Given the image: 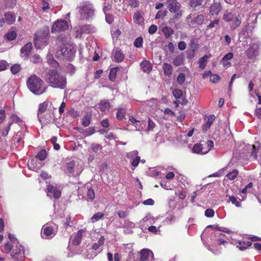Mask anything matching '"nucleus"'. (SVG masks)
I'll list each match as a JSON object with an SVG mask.
<instances>
[{"instance_id": "f257e3e1", "label": "nucleus", "mask_w": 261, "mask_h": 261, "mask_svg": "<svg viewBox=\"0 0 261 261\" xmlns=\"http://www.w3.org/2000/svg\"><path fill=\"white\" fill-rule=\"evenodd\" d=\"M69 39L64 34L60 35L56 39L57 56L61 59L70 61L74 56L76 48L69 43Z\"/></svg>"}, {"instance_id": "f03ea898", "label": "nucleus", "mask_w": 261, "mask_h": 261, "mask_svg": "<svg viewBox=\"0 0 261 261\" xmlns=\"http://www.w3.org/2000/svg\"><path fill=\"white\" fill-rule=\"evenodd\" d=\"M45 80L53 88L64 89L66 87V77L55 69L49 70L47 72Z\"/></svg>"}, {"instance_id": "7ed1b4c3", "label": "nucleus", "mask_w": 261, "mask_h": 261, "mask_svg": "<svg viewBox=\"0 0 261 261\" xmlns=\"http://www.w3.org/2000/svg\"><path fill=\"white\" fill-rule=\"evenodd\" d=\"M43 81L35 74L30 76L27 81L29 90L37 95H40L45 91L46 87L43 86Z\"/></svg>"}, {"instance_id": "20e7f679", "label": "nucleus", "mask_w": 261, "mask_h": 261, "mask_svg": "<svg viewBox=\"0 0 261 261\" xmlns=\"http://www.w3.org/2000/svg\"><path fill=\"white\" fill-rule=\"evenodd\" d=\"M49 28L44 26L37 31L34 36V45L37 48L41 49L48 42Z\"/></svg>"}, {"instance_id": "39448f33", "label": "nucleus", "mask_w": 261, "mask_h": 261, "mask_svg": "<svg viewBox=\"0 0 261 261\" xmlns=\"http://www.w3.org/2000/svg\"><path fill=\"white\" fill-rule=\"evenodd\" d=\"M80 13L81 19H87L94 15V10L91 5L86 4L80 9Z\"/></svg>"}, {"instance_id": "423d86ee", "label": "nucleus", "mask_w": 261, "mask_h": 261, "mask_svg": "<svg viewBox=\"0 0 261 261\" xmlns=\"http://www.w3.org/2000/svg\"><path fill=\"white\" fill-rule=\"evenodd\" d=\"M68 28V24L66 20H61L56 21L51 27V32L55 33L64 31Z\"/></svg>"}, {"instance_id": "0eeeda50", "label": "nucleus", "mask_w": 261, "mask_h": 261, "mask_svg": "<svg viewBox=\"0 0 261 261\" xmlns=\"http://www.w3.org/2000/svg\"><path fill=\"white\" fill-rule=\"evenodd\" d=\"M53 113L51 111H48L46 113L38 116L39 122L43 125L50 123L53 120Z\"/></svg>"}, {"instance_id": "6e6552de", "label": "nucleus", "mask_w": 261, "mask_h": 261, "mask_svg": "<svg viewBox=\"0 0 261 261\" xmlns=\"http://www.w3.org/2000/svg\"><path fill=\"white\" fill-rule=\"evenodd\" d=\"M166 4L169 10L172 13H176L180 10L181 7L177 0H167Z\"/></svg>"}, {"instance_id": "1a4fd4ad", "label": "nucleus", "mask_w": 261, "mask_h": 261, "mask_svg": "<svg viewBox=\"0 0 261 261\" xmlns=\"http://www.w3.org/2000/svg\"><path fill=\"white\" fill-rule=\"evenodd\" d=\"M93 31V28L91 25L86 24L80 26L76 28V37H81L83 34H89Z\"/></svg>"}, {"instance_id": "9d476101", "label": "nucleus", "mask_w": 261, "mask_h": 261, "mask_svg": "<svg viewBox=\"0 0 261 261\" xmlns=\"http://www.w3.org/2000/svg\"><path fill=\"white\" fill-rule=\"evenodd\" d=\"M43 166V163L38 160V159H33L28 162V167L30 169L37 171Z\"/></svg>"}, {"instance_id": "9b49d317", "label": "nucleus", "mask_w": 261, "mask_h": 261, "mask_svg": "<svg viewBox=\"0 0 261 261\" xmlns=\"http://www.w3.org/2000/svg\"><path fill=\"white\" fill-rule=\"evenodd\" d=\"M259 47L256 44H253L246 51L247 56L249 59H254L258 55Z\"/></svg>"}, {"instance_id": "f8f14e48", "label": "nucleus", "mask_w": 261, "mask_h": 261, "mask_svg": "<svg viewBox=\"0 0 261 261\" xmlns=\"http://www.w3.org/2000/svg\"><path fill=\"white\" fill-rule=\"evenodd\" d=\"M47 192L48 196L51 197L53 196L56 199L59 198L61 195L60 191L50 185L47 186Z\"/></svg>"}, {"instance_id": "ddd939ff", "label": "nucleus", "mask_w": 261, "mask_h": 261, "mask_svg": "<svg viewBox=\"0 0 261 261\" xmlns=\"http://www.w3.org/2000/svg\"><path fill=\"white\" fill-rule=\"evenodd\" d=\"M222 9V7L219 3L214 2L210 7V13L212 15H218Z\"/></svg>"}, {"instance_id": "4468645a", "label": "nucleus", "mask_w": 261, "mask_h": 261, "mask_svg": "<svg viewBox=\"0 0 261 261\" xmlns=\"http://www.w3.org/2000/svg\"><path fill=\"white\" fill-rule=\"evenodd\" d=\"M149 256H151V257L153 258V252L148 249H143L140 251V260L146 261Z\"/></svg>"}, {"instance_id": "2eb2a0df", "label": "nucleus", "mask_w": 261, "mask_h": 261, "mask_svg": "<svg viewBox=\"0 0 261 261\" xmlns=\"http://www.w3.org/2000/svg\"><path fill=\"white\" fill-rule=\"evenodd\" d=\"M98 105V108L102 113H104L108 112L111 108L110 103L107 100H101Z\"/></svg>"}, {"instance_id": "dca6fc26", "label": "nucleus", "mask_w": 261, "mask_h": 261, "mask_svg": "<svg viewBox=\"0 0 261 261\" xmlns=\"http://www.w3.org/2000/svg\"><path fill=\"white\" fill-rule=\"evenodd\" d=\"M54 229L51 227L47 226L43 228V233L41 234L42 238L48 239L49 237H52L54 236Z\"/></svg>"}, {"instance_id": "f3484780", "label": "nucleus", "mask_w": 261, "mask_h": 261, "mask_svg": "<svg viewBox=\"0 0 261 261\" xmlns=\"http://www.w3.org/2000/svg\"><path fill=\"white\" fill-rule=\"evenodd\" d=\"M185 57L182 54L176 56L173 60L172 63L175 66H179L184 63Z\"/></svg>"}, {"instance_id": "a211bd4d", "label": "nucleus", "mask_w": 261, "mask_h": 261, "mask_svg": "<svg viewBox=\"0 0 261 261\" xmlns=\"http://www.w3.org/2000/svg\"><path fill=\"white\" fill-rule=\"evenodd\" d=\"M48 103V101H45L39 105L37 113L38 116L46 113V112H47L48 111H50L49 109H47Z\"/></svg>"}, {"instance_id": "6ab92c4d", "label": "nucleus", "mask_w": 261, "mask_h": 261, "mask_svg": "<svg viewBox=\"0 0 261 261\" xmlns=\"http://www.w3.org/2000/svg\"><path fill=\"white\" fill-rule=\"evenodd\" d=\"M141 68L144 72H149L152 69V65L148 61H143L140 64Z\"/></svg>"}, {"instance_id": "aec40b11", "label": "nucleus", "mask_w": 261, "mask_h": 261, "mask_svg": "<svg viewBox=\"0 0 261 261\" xmlns=\"http://www.w3.org/2000/svg\"><path fill=\"white\" fill-rule=\"evenodd\" d=\"M163 69L165 75L170 76L172 74L173 67L171 64L164 63L163 65Z\"/></svg>"}, {"instance_id": "412c9836", "label": "nucleus", "mask_w": 261, "mask_h": 261, "mask_svg": "<svg viewBox=\"0 0 261 261\" xmlns=\"http://www.w3.org/2000/svg\"><path fill=\"white\" fill-rule=\"evenodd\" d=\"M85 231L84 229H80L79 230L75 236L74 239L73 240L72 243L74 245H78L81 242L83 233Z\"/></svg>"}, {"instance_id": "4be33fe9", "label": "nucleus", "mask_w": 261, "mask_h": 261, "mask_svg": "<svg viewBox=\"0 0 261 261\" xmlns=\"http://www.w3.org/2000/svg\"><path fill=\"white\" fill-rule=\"evenodd\" d=\"M215 117L214 115H211L208 116L207 121L203 125L202 129L206 131L211 126L214 121Z\"/></svg>"}, {"instance_id": "5701e85b", "label": "nucleus", "mask_w": 261, "mask_h": 261, "mask_svg": "<svg viewBox=\"0 0 261 261\" xmlns=\"http://www.w3.org/2000/svg\"><path fill=\"white\" fill-rule=\"evenodd\" d=\"M32 48V45L31 42L27 43L23 47L21 48L20 51L23 56H27L29 55Z\"/></svg>"}, {"instance_id": "b1692460", "label": "nucleus", "mask_w": 261, "mask_h": 261, "mask_svg": "<svg viewBox=\"0 0 261 261\" xmlns=\"http://www.w3.org/2000/svg\"><path fill=\"white\" fill-rule=\"evenodd\" d=\"M211 55H204L203 57L200 58L198 60V63L199 64V67L203 69L206 66V63L207 62L208 58H210Z\"/></svg>"}, {"instance_id": "393cba45", "label": "nucleus", "mask_w": 261, "mask_h": 261, "mask_svg": "<svg viewBox=\"0 0 261 261\" xmlns=\"http://www.w3.org/2000/svg\"><path fill=\"white\" fill-rule=\"evenodd\" d=\"M23 255V250L21 246L17 249L13 250L11 256L14 258H17L19 256L21 257Z\"/></svg>"}, {"instance_id": "a878e982", "label": "nucleus", "mask_w": 261, "mask_h": 261, "mask_svg": "<svg viewBox=\"0 0 261 261\" xmlns=\"http://www.w3.org/2000/svg\"><path fill=\"white\" fill-rule=\"evenodd\" d=\"M92 115L90 113H87L83 117L82 121L84 126L86 127L89 125L91 122Z\"/></svg>"}, {"instance_id": "bb28decb", "label": "nucleus", "mask_w": 261, "mask_h": 261, "mask_svg": "<svg viewBox=\"0 0 261 261\" xmlns=\"http://www.w3.org/2000/svg\"><path fill=\"white\" fill-rule=\"evenodd\" d=\"M5 19L8 24H11L15 22V16L14 14L9 12L5 14Z\"/></svg>"}, {"instance_id": "cd10ccee", "label": "nucleus", "mask_w": 261, "mask_h": 261, "mask_svg": "<svg viewBox=\"0 0 261 261\" xmlns=\"http://www.w3.org/2000/svg\"><path fill=\"white\" fill-rule=\"evenodd\" d=\"M234 15L232 14V12L229 11L228 10H226L225 11L223 19L224 21L226 22H230L232 21L233 19Z\"/></svg>"}, {"instance_id": "c85d7f7f", "label": "nucleus", "mask_w": 261, "mask_h": 261, "mask_svg": "<svg viewBox=\"0 0 261 261\" xmlns=\"http://www.w3.org/2000/svg\"><path fill=\"white\" fill-rule=\"evenodd\" d=\"M114 58L116 62H121L124 58V55L120 50H116L114 55Z\"/></svg>"}, {"instance_id": "c756f323", "label": "nucleus", "mask_w": 261, "mask_h": 261, "mask_svg": "<svg viewBox=\"0 0 261 261\" xmlns=\"http://www.w3.org/2000/svg\"><path fill=\"white\" fill-rule=\"evenodd\" d=\"M204 21V16L202 14L198 15L195 18V19L191 21V24L193 25L195 23H197L198 24H202Z\"/></svg>"}, {"instance_id": "7c9ffc66", "label": "nucleus", "mask_w": 261, "mask_h": 261, "mask_svg": "<svg viewBox=\"0 0 261 261\" xmlns=\"http://www.w3.org/2000/svg\"><path fill=\"white\" fill-rule=\"evenodd\" d=\"M162 31L166 38L169 37L174 33L173 30L169 27H163L162 29Z\"/></svg>"}, {"instance_id": "2f4dec72", "label": "nucleus", "mask_w": 261, "mask_h": 261, "mask_svg": "<svg viewBox=\"0 0 261 261\" xmlns=\"http://www.w3.org/2000/svg\"><path fill=\"white\" fill-rule=\"evenodd\" d=\"M46 157V151L44 149H42L36 155V159H38V160L42 162Z\"/></svg>"}, {"instance_id": "473e14b6", "label": "nucleus", "mask_w": 261, "mask_h": 261, "mask_svg": "<svg viewBox=\"0 0 261 261\" xmlns=\"http://www.w3.org/2000/svg\"><path fill=\"white\" fill-rule=\"evenodd\" d=\"M204 0H190V5L192 8H195L202 5Z\"/></svg>"}, {"instance_id": "72a5a7b5", "label": "nucleus", "mask_w": 261, "mask_h": 261, "mask_svg": "<svg viewBox=\"0 0 261 261\" xmlns=\"http://www.w3.org/2000/svg\"><path fill=\"white\" fill-rule=\"evenodd\" d=\"M75 166V163L74 161H71L67 164L66 169L67 172L69 173H73L74 172V168Z\"/></svg>"}, {"instance_id": "f704fd0d", "label": "nucleus", "mask_w": 261, "mask_h": 261, "mask_svg": "<svg viewBox=\"0 0 261 261\" xmlns=\"http://www.w3.org/2000/svg\"><path fill=\"white\" fill-rule=\"evenodd\" d=\"M175 13V14H174L173 18L170 19L169 21V23L173 22L175 20L179 19L182 15V11L179 10L178 11Z\"/></svg>"}, {"instance_id": "c9c22d12", "label": "nucleus", "mask_w": 261, "mask_h": 261, "mask_svg": "<svg viewBox=\"0 0 261 261\" xmlns=\"http://www.w3.org/2000/svg\"><path fill=\"white\" fill-rule=\"evenodd\" d=\"M202 144H196L194 145V146L193 147V149H192V151L194 153H204V152H202Z\"/></svg>"}, {"instance_id": "e433bc0d", "label": "nucleus", "mask_w": 261, "mask_h": 261, "mask_svg": "<svg viewBox=\"0 0 261 261\" xmlns=\"http://www.w3.org/2000/svg\"><path fill=\"white\" fill-rule=\"evenodd\" d=\"M17 36L16 33L14 31L9 32L6 35V38L9 41L14 40Z\"/></svg>"}, {"instance_id": "4c0bfd02", "label": "nucleus", "mask_w": 261, "mask_h": 261, "mask_svg": "<svg viewBox=\"0 0 261 261\" xmlns=\"http://www.w3.org/2000/svg\"><path fill=\"white\" fill-rule=\"evenodd\" d=\"M118 68H113L111 69L109 74V79L111 81H114L116 77Z\"/></svg>"}, {"instance_id": "58836bf2", "label": "nucleus", "mask_w": 261, "mask_h": 261, "mask_svg": "<svg viewBox=\"0 0 261 261\" xmlns=\"http://www.w3.org/2000/svg\"><path fill=\"white\" fill-rule=\"evenodd\" d=\"M241 23V18L239 15L235 18L234 19L231 25V28L232 29H236L237 27H239Z\"/></svg>"}, {"instance_id": "ea45409f", "label": "nucleus", "mask_w": 261, "mask_h": 261, "mask_svg": "<svg viewBox=\"0 0 261 261\" xmlns=\"http://www.w3.org/2000/svg\"><path fill=\"white\" fill-rule=\"evenodd\" d=\"M238 171L237 170H233L232 172H229L226 175L229 180H233L237 177L238 175Z\"/></svg>"}, {"instance_id": "a19ab883", "label": "nucleus", "mask_w": 261, "mask_h": 261, "mask_svg": "<svg viewBox=\"0 0 261 261\" xmlns=\"http://www.w3.org/2000/svg\"><path fill=\"white\" fill-rule=\"evenodd\" d=\"M125 111L123 109H119L117 113V118L121 120L125 116Z\"/></svg>"}, {"instance_id": "79ce46f5", "label": "nucleus", "mask_w": 261, "mask_h": 261, "mask_svg": "<svg viewBox=\"0 0 261 261\" xmlns=\"http://www.w3.org/2000/svg\"><path fill=\"white\" fill-rule=\"evenodd\" d=\"M87 196L90 200H93L95 198V193L92 188L87 189Z\"/></svg>"}, {"instance_id": "37998d69", "label": "nucleus", "mask_w": 261, "mask_h": 261, "mask_svg": "<svg viewBox=\"0 0 261 261\" xmlns=\"http://www.w3.org/2000/svg\"><path fill=\"white\" fill-rule=\"evenodd\" d=\"M103 216V214L100 212L97 213L92 218L91 221L92 222H95L102 218Z\"/></svg>"}, {"instance_id": "c03bdc74", "label": "nucleus", "mask_w": 261, "mask_h": 261, "mask_svg": "<svg viewBox=\"0 0 261 261\" xmlns=\"http://www.w3.org/2000/svg\"><path fill=\"white\" fill-rule=\"evenodd\" d=\"M185 79V75L182 73H180L178 74L177 77V82L178 84L181 85L184 83Z\"/></svg>"}, {"instance_id": "a18cd8bd", "label": "nucleus", "mask_w": 261, "mask_h": 261, "mask_svg": "<svg viewBox=\"0 0 261 261\" xmlns=\"http://www.w3.org/2000/svg\"><path fill=\"white\" fill-rule=\"evenodd\" d=\"M172 94L176 99L180 98L182 95V91L180 89H175L173 90Z\"/></svg>"}, {"instance_id": "49530a36", "label": "nucleus", "mask_w": 261, "mask_h": 261, "mask_svg": "<svg viewBox=\"0 0 261 261\" xmlns=\"http://www.w3.org/2000/svg\"><path fill=\"white\" fill-rule=\"evenodd\" d=\"M137 156H138V151L137 150H134L126 153V157L130 160H133Z\"/></svg>"}, {"instance_id": "de8ad7c7", "label": "nucleus", "mask_w": 261, "mask_h": 261, "mask_svg": "<svg viewBox=\"0 0 261 261\" xmlns=\"http://www.w3.org/2000/svg\"><path fill=\"white\" fill-rule=\"evenodd\" d=\"M20 66L19 64H16L11 66V71L12 73L16 74L20 71Z\"/></svg>"}, {"instance_id": "09e8293b", "label": "nucleus", "mask_w": 261, "mask_h": 261, "mask_svg": "<svg viewBox=\"0 0 261 261\" xmlns=\"http://www.w3.org/2000/svg\"><path fill=\"white\" fill-rule=\"evenodd\" d=\"M229 201L233 204H234L237 207H240L241 203L240 202L238 201L236 198L233 196H229Z\"/></svg>"}, {"instance_id": "8fccbe9b", "label": "nucleus", "mask_w": 261, "mask_h": 261, "mask_svg": "<svg viewBox=\"0 0 261 261\" xmlns=\"http://www.w3.org/2000/svg\"><path fill=\"white\" fill-rule=\"evenodd\" d=\"M141 159L139 156H136L134 159L132 160L131 162V164L132 166L134 167H137Z\"/></svg>"}, {"instance_id": "3c124183", "label": "nucleus", "mask_w": 261, "mask_h": 261, "mask_svg": "<svg viewBox=\"0 0 261 261\" xmlns=\"http://www.w3.org/2000/svg\"><path fill=\"white\" fill-rule=\"evenodd\" d=\"M220 80V76L218 74H212L210 76V81L213 83H218Z\"/></svg>"}, {"instance_id": "603ef678", "label": "nucleus", "mask_w": 261, "mask_h": 261, "mask_svg": "<svg viewBox=\"0 0 261 261\" xmlns=\"http://www.w3.org/2000/svg\"><path fill=\"white\" fill-rule=\"evenodd\" d=\"M6 5L9 8H13L16 5V0H6Z\"/></svg>"}, {"instance_id": "864d4df0", "label": "nucleus", "mask_w": 261, "mask_h": 261, "mask_svg": "<svg viewBox=\"0 0 261 261\" xmlns=\"http://www.w3.org/2000/svg\"><path fill=\"white\" fill-rule=\"evenodd\" d=\"M12 124V122H9L6 126L5 127L3 132V135L5 137L7 136L8 134V133L10 129V127Z\"/></svg>"}, {"instance_id": "5fc2aeb1", "label": "nucleus", "mask_w": 261, "mask_h": 261, "mask_svg": "<svg viewBox=\"0 0 261 261\" xmlns=\"http://www.w3.org/2000/svg\"><path fill=\"white\" fill-rule=\"evenodd\" d=\"M240 244L241 246L239 247L241 250H244L252 245V243L250 242H247L246 243L244 242L243 245H241V243H240Z\"/></svg>"}, {"instance_id": "6e6d98bb", "label": "nucleus", "mask_w": 261, "mask_h": 261, "mask_svg": "<svg viewBox=\"0 0 261 261\" xmlns=\"http://www.w3.org/2000/svg\"><path fill=\"white\" fill-rule=\"evenodd\" d=\"M95 132V128L94 127H90L89 128L86 129L84 132V134L85 136H90Z\"/></svg>"}, {"instance_id": "4d7b16f0", "label": "nucleus", "mask_w": 261, "mask_h": 261, "mask_svg": "<svg viewBox=\"0 0 261 261\" xmlns=\"http://www.w3.org/2000/svg\"><path fill=\"white\" fill-rule=\"evenodd\" d=\"M155 126V124L154 122L151 120L149 118L148 119V127H147V130H152L154 127Z\"/></svg>"}, {"instance_id": "13d9d810", "label": "nucleus", "mask_w": 261, "mask_h": 261, "mask_svg": "<svg viewBox=\"0 0 261 261\" xmlns=\"http://www.w3.org/2000/svg\"><path fill=\"white\" fill-rule=\"evenodd\" d=\"M167 11L164 10V11H159L155 16V19H159L161 18V17H165L167 15Z\"/></svg>"}, {"instance_id": "bf43d9fd", "label": "nucleus", "mask_w": 261, "mask_h": 261, "mask_svg": "<svg viewBox=\"0 0 261 261\" xmlns=\"http://www.w3.org/2000/svg\"><path fill=\"white\" fill-rule=\"evenodd\" d=\"M142 37L137 38L134 42V45L137 47H140L142 45Z\"/></svg>"}, {"instance_id": "052dcab7", "label": "nucleus", "mask_w": 261, "mask_h": 261, "mask_svg": "<svg viewBox=\"0 0 261 261\" xmlns=\"http://www.w3.org/2000/svg\"><path fill=\"white\" fill-rule=\"evenodd\" d=\"M214 211L213 209L208 208L205 210V215L207 217H212L214 215Z\"/></svg>"}, {"instance_id": "680f3d73", "label": "nucleus", "mask_w": 261, "mask_h": 261, "mask_svg": "<svg viewBox=\"0 0 261 261\" xmlns=\"http://www.w3.org/2000/svg\"><path fill=\"white\" fill-rule=\"evenodd\" d=\"M158 27L156 25L152 24L150 26L148 29V33L150 34H153L157 31Z\"/></svg>"}, {"instance_id": "e2e57ef3", "label": "nucleus", "mask_w": 261, "mask_h": 261, "mask_svg": "<svg viewBox=\"0 0 261 261\" xmlns=\"http://www.w3.org/2000/svg\"><path fill=\"white\" fill-rule=\"evenodd\" d=\"M166 47L171 54L174 53L175 47L172 42H169Z\"/></svg>"}, {"instance_id": "0e129e2a", "label": "nucleus", "mask_w": 261, "mask_h": 261, "mask_svg": "<svg viewBox=\"0 0 261 261\" xmlns=\"http://www.w3.org/2000/svg\"><path fill=\"white\" fill-rule=\"evenodd\" d=\"M129 5L133 8H137L139 6V3L138 0H129Z\"/></svg>"}, {"instance_id": "69168bd1", "label": "nucleus", "mask_w": 261, "mask_h": 261, "mask_svg": "<svg viewBox=\"0 0 261 261\" xmlns=\"http://www.w3.org/2000/svg\"><path fill=\"white\" fill-rule=\"evenodd\" d=\"M233 57V55L232 53H228L226 54L222 59V61L229 60L231 59Z\"/></svg>"}, {"instance_id": "338daca9", "label": "nucleus", "mask_w": 261, "mask_h": 261, "mask_svg": "<svg viewBox=\"0 0 261 261\" xmlns=\"http://www.w3.org/2000/svg\"><path fill=\"white\" fill-rule=\"evenodd\" d=\"M187 44L184 41H180L178 44V49L180 50H184L186 49Z\"/></svg>"}, {"instance_id": "774afa93", "label": "nucleus", "mask_w": 261, "mask_h": 261, "mask_svg": "<svg viewBox=\"0 0 261 261\" xmlns=\"http://www.w3.org/2000/svg\"><path fill=\"white\" fill-rule=\"evenodd\" d=\"M8 66L7 62L5 61H0V71L5 70Z\"/></svg>"}]
</instances>
